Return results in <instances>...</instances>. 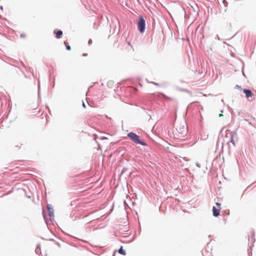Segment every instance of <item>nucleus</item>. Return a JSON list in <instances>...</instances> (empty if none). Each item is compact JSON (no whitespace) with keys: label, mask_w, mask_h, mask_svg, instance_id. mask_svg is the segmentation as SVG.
Masks as SVG:
<instances>
[{"label":"nucleus","mask_w":256,"mask_h":256,"mask_svg":"<svg viewBox=\"0 0 256 256\" xmlns=\"http://www.w3.org/2000/svg\"><path fill=\"white\" fill-rule=\"evenodd\" d=\"M186 133L187 128L184 126L179 124L170 134V136L173 139L181 140H184Z\"/></svg>","instance_id":"nucleus-1"},{"label":"nucleus","mask_w":256,"mask_h":256,"mask_svg":"<svg viewBox=\"0 0 256 256\" xmlns=\"http://www.w3.org/2000/svg\"><path fill=\"white\" fill-rule=\"evenodd\" d=\"M128 136L136 144H138L142 146H146V144L141 140L138 136L134 132H130L128 134Z\"/></svg>","instance_id":"nucleus-2"},{"label":"nucleus","mask_w":256,"mask_h":256,"mask_svg":"<svg viewBox=\"0 0 256 256\" xmlns=\"http://www.w3.org/2000/svg\"><path fill=\"white\" fill-rule=\"evenodd\" d=\"M145 25L144 20L142 16H139V21L138 22V30L141 33H142L144 31Z\"/></svg>","instance_id":"nucleus-3"},{"label":"nucleus","mask_w":256,"mask_h":256,"mask_svg":"<svg viewBox=\"0 0 256 256\" xmlns=\"http://www.w3.org/2000/svg\"><path fill=\"white\" fill-rule=\"evenodd\" d=\"M216 205L217 207L214 206L212 208V214L213 215L216 217L220 215V204L219 202H216Z\"/></svg>","instance_id":"nucleus-4"},{"label":"nucleus","mask_w":256,"mask_h":256,"mask_svg":"<svg viewBox=\"0 0 256 256\" xmlns=\"http://www.w3.org/2000/svg\"><path fill=\"white\" fill-rule=\"evenodd\" d=\"M243 92L246 94V96L248 98L250 97H252L254 96V94L252 92L249 90L247 89H244Z\"/></svg>","instance_id":"nucleus-5"},{"label":"nucleus","mask_w":256,"mask_h":256,"mask_svg":"<svg viewBox=\"0 0 256 256\" xmlns=\"http://www.w3.org/2000/svg\"><path fill=\"white\" fill-rule=\"evenodd\" d=\"M102 141L101 142V143L99 144V146H98V148L100 150H106V148H104V146H103V145L102 144H104V142L103 140H107V138H104L102 139Z\"/></svg>","instance_id":"nucleus-6"},{"label":"nucleus","mask_w":256,"mask_h":256,"mask_svg":"<svg viewBox=\"0 0 256 256\" xmlns=\"http://www.w3.org/2000/svg\"><path fill=\"white\" fill-rule=\"evenodd\" d=\"M54 33L56 34V38H60L62 34V30H54Z\"/></svg>","instance_id":"nucleus-7"},{"label":"nucleus","mask_w":256,"mask_h":256,"mask_svg":"<svg viewBox=\"0 0 256 256\" xmlns=\"http://www.w3.org/2000/svg\"><path fill=\"white\" fill-rule=\"evenodd\" d=\"M50 204H48V211H49V214L48 215L50 216H54V210H52V208H50Z\"/></svg>","instance_id":"nucleus-8"},{"label":"nucleus","mask_w":256,"mask_h":256,"mask_svg":"<svg viewBox=\"0 0 256 256\" xmlns=\"http://www.w3.org/2000/svg\"><path fill=\"white\" fill-rule=\"evenodd\" d=\"M118 252L121 254H122V255H126V252L122 249V247L121 246V248H120V249L118 250Z\"/></svg>","instance_id":"nucleus-9"},{"label":"nucleus","mask_w":256,"mask_h":256,"mask_svg":"<svg viewBox=\"0 0 256 256\" xmlns=\"http://www.w3.org/2000/svg\"><path fill=\"white\" fill-rule=\"evenodd\" d=\"M64 45L66 46V48L68 50H71V48L70 46L68 44V42H64Z\"/></svg>","instance_id":"nucleus-10"},{"label":"nucleus","mask_w":256,"mask_h":256,"mask_svg":"<svg viewBox=\"0 0 256 256\" xmlns=\"http://www.w3.org/2000/svg\"><path fill=\"white\" fill-rule=\"evenodd\" d=\"M92 42V40L90 39L88 41V44L89 45L91 44Z\"/></svg>","instance_id":"nucleus-11"},{"label":"nucleus","mask_w":256,"mask_h":256,"mask_svg":"<svg viewBox=\"0 0 256 256\" xmlns=\"http://www.w3.org/2000/svg\"><path fill=\"white\" fill-rule=\"evenodd\" d=\"M26 36V34H22L20 35V37L21 38L25 37Z\"/></svg>","instance_id":"nucleus-12"},{"label":"nucleus","mask_w":256,"mask_h":256,"mask_svg":"<svg viewBox=\"0 0 256 256\" xmlns=\"http://www.w3.org/2000/svg\"><path fill=\"white\" fill-rule=\"evenodd\" d=\"M152 84H155V85H156V86H158V84L154 82H151Z\"/></svg>","instance_id":"nucleus-13"},{"label":"nucleus","mask_w":256,"mask_h":256,"mask_svg":"<svg viewBox=\"0 0 256 256\" xmlns=\"http://www.w3.org/2000/svg\"><path fill=\"white\" fill-rule=\"evenodd\" d=\"M223 116V114H219V116H219L220 117V116Z\"/></svg>","instance_id":"nucleus-14"},{"label":"nucleus","mask_w":256,"mask_h":256,"mask_svg":"<svg viewBox=\"0 0 256 256\" xmlns=\"http://www.w3.org/2000/svg\"><path fill=\"white\" fill-rule=\"evenodd\" d=\"M82 105H83V106H84V108H86V106H85V104H84V103H83V104H82Z\"/></svg>","instance_id":"nucleus-15"},{"label":"nucleus","mask_w":256,"mask_h":256,"mask_svg":"<svg viewBox=\"0 0 256 256\" xmlns=\"http://www.w3.org/2000/svg\"><path fill=\"white\" fill-rule=\"evenodd\" d=\"M86 54H83V56H86Z\"/></svg>","instance_id":"nucleus-16"}]
</instances>
